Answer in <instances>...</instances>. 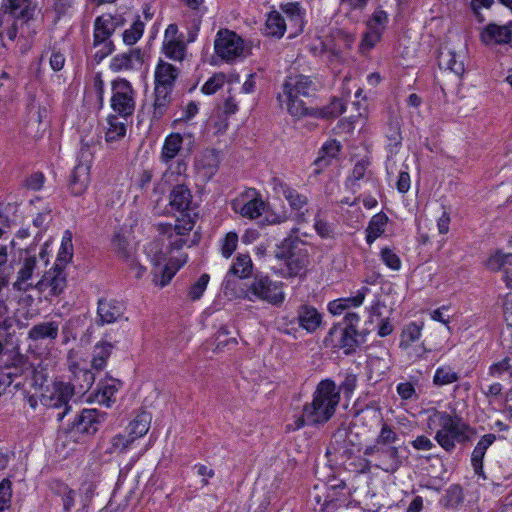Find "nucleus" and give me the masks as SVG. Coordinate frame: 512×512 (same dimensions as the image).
Returning a JSON list of instances; mask_svg holds the SVG:
<instances>
[{"instance_id": "nucleus-37", "label": "nucleus", "mask_w": 512, "mask_h": 512, "mask_svg": "<svg viewBox=\"0 0 512 512\" xmlns=\"http://www.w3.org/2000/svg\"><path fill=\"white\" fill-rule=\"evenodd\" d=\"M287 31L286 19L278 11L268 13L265 22V33L268 36L281 38Z\"/></svg>"}, {"instance_id": "nucleus-38", "label": "nucleus", "mask_w": 512, "mask_h": 512, "mask_svg": "<svg viewBox=\"0 0 512 512\" xmlns=\"http://www.w3.org/2000/svg\"><path fill=\"white\" fill-rule=\"evenodd\" d=\"M388 217L384 213L375 214L366 228V242L370 245L379 238L386 229Z\"/></svg>"}, {"instance_id": "nucleus-42", "label": "nucleus", "mask_w": 512, "mask_h": 512, "mask_svg": "<svg viewBox=\"0 0 512 512\" xmlns=\"http://www.w3.org/2000/svg\"><path fill=\"white\" fill-rule=\"evenodd\" d=\"M424 328L423 322H410L408 323L401 333L400 346L408 348L412 343L420 339L422 330Z\"/></svg>"}, {"instance_id": "nucleus-29", "label": "nucleus", "mask_w": 512, "mask_h": 512, "mask_svg": "<svg viewBox=\"0 0 512 512\" xmlns=\"http://www.w3.org/2000/svg\"><path fill=\"white\" fill-rule=\"evenodd\" d=\"M107 414L95 408L84 409L79 415L78 429L85 433H95L98 426L106 419Z\"/></svg>"}, {"instance_id": "nucleus-30", "label": "nucleus", "mask_w": 512, "mask_h": 512, "mask_svg": "<svg viewBox=\"0 0 512 512\" xmlns=\"http://www.w3.org/2000/svg\"><path fill=\"white\" fill-rule=\"evenodd\" d=\"M299 326L308 333L315 332L322 323V315L312 306L303 305L297 312Z\"/></svg>"}, {"instance_id": "nucleus-22", "label": "nucleus", "mask_w": 512, "mask_h": 512, "mask_svg": "<svg viewBox=\"0 0 512 512\" xmlns=\"http://www.w3.org/2000/svg\"><path fill=\"white\" fill-rule=\"evenodd\" d=\"M281 10L284 12L287 23V30L290 32V37H295L303 32L305 27V10L299 3H285L281 5Z\"/></svg>"}, {"instance_id": "nucleus-57", "label": "nucleus", "mask_w": 512, "mask_h": 512, "mask_svg": "<svg viewBox=\"0 0 512 512\" xmlns=\"http://www.w3.org/2000/svg\"><path fill=\"white\" fill-rule=\"evenodd\" d=\"M225 83V75L223 73H216L211 76L202 86L201 91L206 95H212Z\"/></svg>"}, {"instance_id": "nucleus-2", "label": "nucleus", "mask_w": 512, "mask_h": 512, "mask_svg": "<svg viewBox=\"0 0 512 512\" xmlns=\"http://www.w3.org/2000/svg\"><path fill=\"white\" fill-rule=\"evenodd\" d=\"M340 401V391L331 380H322L313 395L311 403L303 407L301 417L288 424V430H298L305 425H317L327 422L335 413Z\"/></svg>"}, {"instance_id": "nucleus-9", "label": "nucleus", "mask_w": 512, "mask_h": 512, "mask_svg": "<svg viewBox=\"0 0 512 512\" xmlns=\"http://www.w3.org/2000/svg\"><path fill=\"white\" fill-rule=\"evenodd\" d=\"M155 107L161 109L169 101V95L178 76V69L160 60L155 68Z\"/></svg>"}, {"instance_id": "nucleus-5", "label": "nucleus", "mask_w": 512, "mask_h": 512, "mask_svg": "<svg viewBox=\"0 0 512 512\" xmlns=\"http://www.w3.org/2000/svg\"><path fill=\"white\" fill-rule=\"evenodd\" d=\"M313 90V82L303 75H290L286 78L282 92L277 100L282 109H286L292 116L301 117L307 113L301 96H308Z\"/></svg>"}, {"instance_id": "nucleus-27", "label": "nucleus", "mask_w": 512, "mask_h": 512, "mask_svg": "<svg viewBox=\"0 0 512 512\" xmlns=\"http://www.w3.org/2000/svg\"><path fill=\"white\" fill-rule=\"evenodd\" d=\"M357 330L354 327L333 328L330 331L332 342L338 348L350 353L358 345Z\"/></svg>"}, {"instance_id": "nucleus-20", "label": "nucleus", "mask_w": 512, "mask_h": 512, "mask_svg": "<svg viewBox=\"0 0 512 512\" xmlns=\"http://www.w3.org/2000/svg\"><path fill=\"white\" fill-rule=\"evenodd\" d=\"M123 24L120 15L103 14L94 22V45L106 42L117 27Z\"/></svg>"}, {"instance_id": "nucleus-32", "label": "nucleus", "mask_w": 512, "mask_h": 512, "mask_svg": "<svg viewBox=\"0 0 512 512\" xmlns=\"http://www.w3.org/2000/svg\"><path fill=\"white\" fill-rule=\"evenodd\" d=\"M114 345L106 340L99 341L93 348L91 367L97 371L103 370L111 356Z\"/></svg>"}, {"instance_id": "nucleus-54", "label": "nucleus", "mask_w": 512, "mask_h": 512, "mask_svg": "<svg viewBox=\"0 0 512 512\" xmlns=\"http://www.w3.org/2000/svg\"><path fill=\"white\" fill-rule=\"evenodd\" d=\"M380 258L389 269L394 271L401 269V259L393 249L389 247H383L380 251Z\"/></svg>"}, {"instance_id": "nucleus-4", "label": "nucleus", "mask_w": 512, "mask_h": 512, "mask_svg": "<svg viewBox=\"0 0 512 512\" xmlns=\"http://www.w3.org/2000/svg\"><path fill=\"white\" fill-rule=\"evenodd\" d=\"M183 137L179 133L168 134L161 147L159 160L166 165V170L161 181L165 184H173L186 177L187 163L182 158H177L182 150Z\"/></svg>"}, {"instance_id": "nucleus-28", "label": "nucleus", "mask_w": 512, "mask_h": 512, "mask_svg": "<svg viewBox=\"0 0 512 512\" xmlns=\"http://www.w3.org/2000/svg\"><path fill=\"white\" fill-rule=\"evenodd\" d=\"M36 257L29 256L24 259L17 272L14 288L19 291H27L33 287V273L36 269Z\"/></svg>"}, {"instance_id": "nucleus-7", "label": "nucleus", "mask_w": 512, "mask_h": 512, "mask_svg": "<svg viewBox=\"0 0 512 512\" xmlns=\"http://www.w3.org/2000/svg\"><path fill=\"white\" fill-rule=\"evenodd\" d=\"M246 298L249 301L260 300L272 306H281L286 298L284 284L268 276H256L246 290Z\"/></svg>"}, {"instance_id": "nucleus-49", "label": "nucleus", "mask_w": 512, "mask_h": 512, "mask_svg": "<svg viewBox=\"0 0 512 512\" xmlns=\"http://www.w3.org/2000/svg\"><path fill=\"white\" fill-rule=\"evenodd\" d=\"M440 61L441 64L445 65L447 69L454 72L456 75H462L465 71L463 61L454 52L448 51L447 53H441Z\"/></svg>"}, {"instance_id": "nucleus-62", "label": "nucleus", "mask_w": 512, "mask_h": 512, "mask_svg": "<svg viewBox=\"0 0 512 512\" xmlns=\"http://www.w3.org/2000/svg\"><path fill=\"white\" fill-rule=\"evenodd\" d=\"M314 228L321 238L328 239L334 236L333 227L318 216L315 217Z\"/></svg>"}, {"instance_id": "nucleus-3", "label": "nucleus", "mask_w": 512, "mask_h": 512, "mask_svg": "<svg viewBox=\"0 0 512 512\" xmlns=\"http://www.w3.org/2000/svg\"><path fill=\"white\" fill-rule=\"evenodd\" d=\"M426 413L427 429L434 432L435 441L446 452H452L457 444L469 439L471 429L460 417L434 408Z\"/></svg>"}, {"instance_id": "nucleus-19", "label": "nucleus", "mask_w": 512, "mask_h": 512, "mask_svg": "<svg viewBox=\"0 0 512 512\" xmlns=\"http://www.w3.org/2000/svg\"><path fill=\"white\" fill-rule=\"evenodd\" d=\"M480 40L487 46L509 44L512 40V20L505 24L489 23L481 30Z\"/></svg>"}, {"instance_id": "nucleus-15", "label": "nucleus", "mask_w": 512, "mask_h": 512, "mask_svg": "<svg viewBox=\"0 0 512 512\" xmlns=\"http://www.w3.org/2000/svg\"><path fill=\"white\" fill-rule=\"evenodd\" d=\"M66 286V275L59 264L47 271L34 286L45 299L59 295Z\"/></svg>"}, {"instance_id": "nucleus-45", "label": "nucleus", "mask_w": 512, "mask_h": 512, "mask_svg": "<svg viewBox=\"0 0 512 512\" xmlns=\"http://www.w3.org/2000/svg\"><path fill=\"white\" fill-rule=\"evenodd\" d=\"M126 135V124L116 116L108 118V127L106 131V141L113 142L123 138Z\"/></svg>"}, {"instance_id": "nucleus-11", "label": "nucleus", "mask_w": 512, "mask_h": 512, "mask_svg": "<svg viewBox=\"0 0 512 512\" xmlns=\"http://www.w3.org/2000/svg\"><path fill=\"white\" fill-rule=\"evenodd\" d=\"M276 256L286 261L290 276H301L309 264V252L306 248L292 246L291 239H285L278 247Z\"/></svg>"}, {"instance_id": "nucleus-40", "label": "nucleus", "mask_w": 512, "mask_h": 512, "mask_svg": "<svg viewBox=\"0 0 512 512\" xmlns=\"http://www.w3.org/2000/svg\"><path fill=\"white\" fill-rule=\"evenodd\" d=\"M334 45L329 47L328 44L323 45V50H330L333 54L338 55L344 50H350L355 42V35L342 30L335 33L333 37Z\"/></svg>"}, {"instance_id": "nucleus-47", "label": "nucleus", "mask_w": 512, "mask_h": 512, "mask_svg": "<svg viewBox=\"0 0 512 512\" xmlns=\"http://www.w3.org/2000/svg\"><path fill=\"white\" fill-rule=\"evenodd\" d=\"M230 273L239 278H247L252 272V260L247 254H240L234 260Z\"/></svg>"}, {"instance_id": "nucleus-63", "label": "nucleus", "mask_w": 512, "mask_h": 512, "mask_svg": "<svg viewBox=\"0 0 512 512\" xmlns=\"http://www.w3.org/2000/svg\"><path fill=\"white\" fill-rule=\"evenodd\" d=\"M396 390L402 400H412L417 397L415 387L410 382L399 383Z\"/></svg>"}, {"instance_id": "nucleus-6", "label": "nucleus", "mask_w": 512, "mask_h": 512, "mask_svg": "<svg viewBox=\"0 0 512 512\" xmlns=\"http://www.w3.org/2000/svg\"><path fill=\"white\" fill-rule=\"evenodd\" d=\"M214 51L221 60L234 63L246 58L251 47L234 31L220 29L215 36Z\"/></svg>"}, {"instance_id": "nucleus-55", "label": "nucleus", "mask_w": 512, "mask_h": 512, "mask_svg": "<svg viewBox=\"0 0 512 512\" xmlns=\"http://www.w3.org/2000/svg\"><path fill=\"white\" fill-rule=\"evenodd\" d=\"M345 111L344 103L339 99H334L328 106L315 111V115L322 118H334Z\"/></svg>"}, {"instance_id": "nucleus-24", "label": "nucleus", "mask_w": 512, "mask_h": 512, "mask_svg": "<svg viewBox=\"0 0 512 512\" xmlns=\"http://www.w3.org/2000/svg\"><path fill=\"white\" fill-rule=\"evenodd\" d=\"M486 266L492 271H502L503 280L512 288V253L497 250L488 257Z\"/></svg>"}, {"instance_id": "nucleus-52", "label": "nucleus", "mask_w": 512, "mask_h": 512, "mask_svg": "<svg viewBox=\"0 0 512 512\" xmlns=\"http://www.w3.org/2000/svg\"><path fill=\"white\" fill-rule=\"evenodd\" d=\"M488 374L491 377L495 378H503L505 376H512V365L510 364L509 358H504L498 362H495L490 365L488 369Z\"/></svg>"}, {"instance_id": "nucleus-41", "label": "nucleus", "mask_w": 512, "mask_h": 512, "mask_svg": "<svg viewBox=\"0 0 512 512\" xmlns=\"http://www.w3.org/2000/svg\"><path fill=\"white\" fill-rule=\"evenodd\" d=\"M459 380V374L455 369L447 364L439 366L433 376V384L437 387L450 385Z\"/></svg>"}, {"instance_id": "nucleus-12", "label": "nucleus", "mask_w": 512, "mask_h": 512, "mask_svg": "<svg viewBox=\"0 0 512 512\" xmlns=\"http://www.w3.org/2000/svg\"><path fill=\"white\" fill-rule=\"evenodd\" d=\"M74 394V388L64 382H54L48 384L42 389L39 399L44 406L50 408L65 407V411L57 415L58 420H61L67 413V404Z\"/></svg>"}, {"instance_id": "nucleus-33", "label": "nucleus", "mask_w": 512, "mask_h": 512, "mask_svg": "<svg viewBox=\"0 0 512 512\" xmlns=\"http://www.w3.org/2000/svg\"><path fill=\"white\" fill-rule=\"evenodd\" d=\"M195 167L203 177L210 179L218 168V157L213 150L204 151L196 160Z\"/></svg>"}, {"instance_id": "nucleus-43", "label": "nucleus", "mask_w": 512, "mask_h": 512, "mask_svg": "<svg viewBox=\"0 0 512 512\" xmlns=\"http://www.w3.org/2000/svg\"><path fill=\"white\" fill-rule=\"evenodd\" d=\"M136 440L126 431L119 433L111 438L109 452L124 453L135 447Z\"/></svg>"}, {"instance_id": "nucleus-31", "label": "nucleus", "mask_w": 512, "mask_h": 512, "mask_svg": "<svg viewBox=\"0 0 512 512\" xmlns=\"http://www.w3.org/2000/svg\"><path fill=\"white\" fill-rule=\"evenodd\" d=\"M341 150V145L336 140L326 141L319 151V155L314 162L315 173H319L322 169L329 166L332 161L337 160Z\"/></svg>"}, {"instance_id": "nucleus-53", "label": "nucleus", "mask_w": 512, "mask_h": 512, "mask_svg": "<svg viewBox=\"0 0 512 512\" xmlns=\"http://www.w3.org/2000/svg\"><path fill=\"white\" fill-rule=\"evenodd\" d=\"M210 280V276L206 273L202 274L195 283L191 285L188 290V298L192 301L199 300L205 290L207 289L208 283Z\"/></svg>"}, {"instance_id": "nucleus-36", "label": "nucleus", "mask_w": 512, "mask_h": 512, "mask_svg": "<svg viewBox=\"0 0 512 512\" xmlns=\"http://www.w3.org/2000/svg\"><path fill=\"white\" fill-rule=\"evenodd\" d=\"M398 440L396 432L387 424H383L373 446L366 447L364 454L371 456L380 451L382 446H392Z\"/></svg>"}, {"instance_id": "nucleus-46", "label": "nucleus", "mask_w": 512, "mask_h": 512, "mask_svg": "<svg viewBox=\"0 0 512 512\" xmlns=\"http://www.w3.org/2000/svg\"><path fill=\"white\" fill-rule=\"evenodd\" d=\"M73 255V243H72V233L69 230L64 231L61 245L57 255V264L59 267L67 264Z\"/></svg>"}, {"instance_id": "nucleus-44", "label": "nucleus", "mask_w": 512, "mask_h": 512, "mask_svg": "<svg viewBox=\"0 0 512 512\" xmlns=\"http://www.w3.org/2000/svg\"><path fill=\"white\" fill-rule=\"evenodd\" d=\"M387 141L389 156L386 168L388 173H393L395 162L392 161V156L399 151L402 142L401 133L398 127H396L390 135H387Z\"/></svg>"}, {"instance_id": "nucleus-1", "label": "nucleus", "mask_w": 512, "mask_h": 512, "mask_svg": "<svg viewBox=\"0 0 512 512\" xmlns=\"http://www.w3.org/2000/svg\"><path fill=\"white\" fill-rule=\"evenodd\" d=\"M195 225L191 214L181 213L174 226L171 224H159L158 228L163 236H167L169 255L163 251H155L154 245L146 248L147 256L154 265L152 282L159 288L167 286L177 271L187 262V255L179 252L183 246H190L189 234Z\"/></svg>"}, {"instance_id": "nucleus-34", "label": "nucleus", "mask_w": 512, "mask_h": 512, "mask_svg": "<svg viewBox=\"0 0 512 512\" xmlns=\"http://www.w3.org/2000/svg\"><path fill=\"white\" fill-rule=\"evenodd\" d=\"M380 459L377 466L385 472H395L401 465L399 450L395 446L380 448Z\"/></svg>"}, {"instance_id": "nucleus-17", "label": "nucleus", "mask_w": 512, "mask_h": 512, "mask_svg": "<svg viewBox=\"0 0 512 512\" xmlns=\"http://www.w3.org/2000/svg\"><path fill=\"white\" fill-rule=\"evenodd\" d=\"M185 178H182L178 182H174L170 184L173 186V189L169 195V205L172 209L180 213H188L189 206L191 204L192 195L190 190L184 185L183 181ZM167 184L162 181L158 183L155 187V192L163 193L165 191V187Z\"/></svg>"}, {"instance_id": "nucleus-64", "label": "nucleus", "mask_w": 512, "mask_h": 512, "mask_svg": "<svg viewBox=\"0 0 512 512\" xmlns=\"http://www.w3.org/2000/svg\"><path fill=\"white\" fill-rule=\"evenodd\" d=\"M485 453H483L481 450L474 448L472 455H471V463L474 468V471L479 476H485L483 475V459H484Z\"/></svg>"}, {"instance_id": "nucleus-58", "label": "nucleus", "mask_w": 512, "mask_h": 512, "mask_svg": "<svg viewBox=\"0 0 512 512\" xmlns=\"http://www.w3.org/2000/svg\"><path fill=\"white\" fill-rule=\"evenodd\" d=\"M238 244V235L235 232H228L221 243V253L225 258H229L236 250Z\"/></svg>"}, {"instance_id": "nucleus-51", "label": "nucleus", "mask_w": 512, "mask_h": 512, "mask_svg": "<svg viewBox=\"0 0 512 512\" xmlns=\"http://www.w3.org/2000/svg\"><path fill=\"white\" fill-rule=\"evenodd\" d=\"M112 248L122 258L130 259L132 257V247L127 238L121 233H117L114 236Z\"/></svg>"}, {"instance_id": "nucleus-59", "label": "nucleus", "mask_w": 512, "mask_h": 512, "mask_svg": "<svg viewBox=\"0 0 512 512\" xmlns=\"http://www.w3.org/2000/svg\"><path fill=\"white\" fill-rule=\"evenodd\" d=\"M12 497V488L9 480L4 479L0 483V512L9 508Z\"/></svg>"}, {"instance_id": "nucleus-50", "label": "nucleus", "mask_w": 512, "mask_h": 512, "mask_svg": "<svg viewBox=\"0 0 512 512\" xmlns=\"http://www.w3.org/2000/svg\"><path fill=\"white\" fill-rule=\"evenodd\" d=\"M162 51L166 57L174 61H182L185 57V45L183 39L162 43Z\"/></svg>"}, {"instance_id": "nucleus-21", "label": "nucleus", "mask_w": 512, "mask_h": 512, "mask_svg": "<svg viewBox=\"0 0 512 512\" xmlns=\"http://www.w3.org/2000/svg\"><path fill=\"white\" fill-rule=\"evenodd\" d=\"M144 63L143 54L139 49L117 54L111 58L109 67L114 72L134 71L141 69Z\"/></svg>"}, {"instance_id": "nucleus-35", "label": "nucleus", "mask_w": 512, "mask_h": 512, "mask_svg": "<svg viewBox=\"0 0 512 512\" xmlns=\"http://www.w3.org/2000/svg\"><path fill=\"white\" fill-rule=\"evenodd\" d=\"M152 417L148 412L139 413L126 427L125 431L138 440L145 436L150 429Z\"/></svg>"}, {"instance_id": "nucleus-8", "label": "nucleus", "mask_w": 512, "mask_h": 512, "mask_svg": "<svg viewBox=\"0 0 512 512\" xmlns=\"http://www.w3.org/2000/svg\"><path fill=\"white\" fill-rule=\"evenodd\" d=\"M388 23L389 15L386 11L381 8L374 10L365 22V31L359 43L360 54H368L381 41Z\"/></svg>"}, {"instance_id": "nucleus-60", "label": "nucleus", "mask_w": 512, "mask_h": 512, "mask_svg": "<svg viewBox=\"0 0 512 512\" xmlns=\"http://www.w3.org/2000/svg\"><path fill=\"white\" fill-rule=\"evenodd\" d=\"M368 292H369L368 287H362L356 292V294L354 296L345 297V298H341V299L346 304L347 309L357 308V307H360L364 303V300H365Z\"/></svg>"}, {"instance_id": "nucleus-10", "label": "nucleus", "mask_w": 512, "mask_h": 512, "mask_svg": "<svg viewBox=\"0 0 512 512\" xmlns=\"http://www.w3.org/2000/svg\"><path fill=\"white\" fill-rule=\"evenodd\" d=\"M111 108L122 117L133 114L135 110V91L129 81L123 78L114 80L111 84Z\"/></svg>"}, {"instance_id": "nucleus-23", "label": "nucleus", "mask_w": 512, "mask_h": 512, "mask_svg": "<svg viewBox=\"0 0 512 512\" xmlns=\"http://www.w3.org/2000/svg\"><path fill=\"white\" fill-rule=\"evenodd\" d=\"M32 11L30 0H4L0 10V27L9 21L7 14L13 18L26 19L31 16Z\"/></svg>"}, {"instance_id": "nucleus-16", "label": "nucleus", "mask_w": 512, "mask_h": 512, "mask_svg": "<svg viewBox=\"0 0 512 512\" xmlns=\"http://www.w3.org/2000/svg\"><path fill=\"white\" fill-rule=\"evenodd\" d=\"M68 366L74 376V379L79 381L78 385L81 390L89 389L93 385L95 376L89 370L88 363L83 357L81 349H71L69 351Z\"/></svg>"}, {"instance_id": "nucleus-26", "label": "nucleus", "mask_w": 512, "mask_h": 512, "mask_svg": "<svg viewBox=\"0 0 512 512\" xmlns=\"http://www.w3.org/2000/svg\"><path fill=\"white\" fill-rule=\"evenodd\" d=\"M122 387V382L107 377L98 383L97 390L95 392V401L106 407H111L115 402V395Z\"/></svg>"}, {"instance_id": "nucleus-25", "label": "nucleus", "mask_w": 512, "mask_h": 512, "mask_svg": "<svg viewBox=\"0 0 512 512\" xmlns=\"http://www.w3.org/2000/svg\"><path fill=\"white\" fill-rule=\"evenodd\" d=\"M125 313L123 302L114 299H100L97 314L103 324H111L122 319Z\"/></svg>"}, {"instance_id": "nucleus-18", "label": "nucleus", "mask_w": 512, "mask_h": 512, "mask_svg": "<svg viewBox=\"0 0 512 512\" xmlns=\"http://www.w3.org/2000/svg\"><path fill=\"white\" fill-rule=\"evenodd\" d=\"M268 184L275 194L282 195L287 200L292 210L304 214L308 205L307 196L300 194L278 177L271 178Z\"/></svg>"}, {"instance_id": "nucleus-48", "label": "nucleus", "mask_w": 512, "mask_h": 512, "mask_svg": "<svg viewBox=\"0 0 512 512\" xmlns=\"http://www.w3.org/2000/svg\"><path fill=\"white\" fill-rule=\"evenodd\" d=\"M367 3L368 0H341L340 11L352 19L358 20Z\"/></svg>"}, {"instance_id": "nucleus-14", "label": "nucleus", "mask_w": 512, "mask_h": 512, "mask_svg": "<svg viewBox=\"0 0 512 512\" xmlns=\"http://www.w3.org/2000/svg\"><path fill=\"white\" fill-rule=\"evenodd\" d=\"M92 155L88 148H82L78 163L75 165L70 177V190L73 195H82L90 183V168Z\"/></svg>"}, {"instance_id": "nucleus-39", "label": "nucleus", "mask_w": 512, "mask_h": 512, "mask_svg": "<svg viewBox=\"0 0 512 512\" xmlns=\"http://www.w3.org/2000/svg\"><path fill=\"white\" fill-rule=\"evenodd\" d=\"M59 325L56 322H43L33 326L28 336L30 339L37 341L43 339H56L58 336Z\"/></svg>"}, {"instance_id": "nucleus-13", "label": "nucleus", "mask_w": 512, "mask_h": 512, "mask_svg": "<svg viewBox=\"0 0 512 512\" xmlns=\"http://www.w3.org/2000/svg\"><path fill=\"white\" fill-rule=\"evenodd\" d=\"M235 213L244 218L256 219L265 209L261 194L254 188L246 189L238 194L231 202Z\"/></svg>"}, {"instance_id": "nucleus-56", "label": "nucleus", "mask_w": 512, "mask_h": 512, "mask_svg": "<svg viewBox=\"0 0 512 512\" xmlns=\"http://www.w3.org/2000/svg\"><path fill=\"white\" fill-rule=\"evenodd\" d=\"M144 24L140 20L135 21L129 29L123 33V41L126 45H134L143 35Z\"/></svg>"}, {"instance_id": "nucleus-61", "label": "nucleus", "mask_w": 512, "mask_h": 512, "mask_svg": "<svg viewBox=\"0 0 512 512\" xmlns=\"http://www.w3.org/2000/svg\"><path fill=\"white\" fill-rule=\"evenodd\" d=\"M385 309V305L382 304L379 300L374 301L370 306L366 308L368 313V322L374 323L376 321L384 320L383 318V310Z\"/></svg>"}]
</instances>
